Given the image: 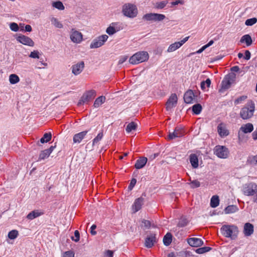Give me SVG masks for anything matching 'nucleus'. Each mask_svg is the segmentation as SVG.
<instances>
[{
  "mask_svg": "<svg viewBox=\"0 0 257 257\" xmlns=\"http://www.w3.org/2000/svg\"><path fill=\"white\" fill-rule=\"evenodd\" d=\"M221 234L225 237L235 239L238 235L239 230L235 225H224L220 228Z\"/></svg>",
  "mask_w": 257,
  "mask_h": 257,
  "instance_id": "nucleus-1",
  "label": "nucleus"
},
{
  "mask_svg": "<svg viewBox=\"0 0 257 257\" xmlns=\"http://www.w3.org/2000/svg\"><path fill=\"white\" fill-rule=\"evenodd\" d=\"M255 104L252 101L249 100L245 105L241 109L239 113L240 116L243 119H249L253 116Z\"/></svg>",
  "mask_w": 257,
  "mask_h": 257,
  "instance_id": "nucleus-2",
  "label": "nucleus"
},
{
  "mask_svg": "<svg viewBox=\"0 0 257 257\" xmlns=\"http://www.w3.org/2000/svg\"><path fill=\"white\" fill-rule=\"evenodd\" d=\"M122 13L125 17L133 19L137 16L138 10L135 4L126 3L122 6Z\"/></svg>",
  "mask_w": 257,
  "mask_h": 257,
  "instance_id": "nucleus-3",
  "label": "nucleus"
},
{
  "mask_svg": "<svg viewBox=\"0 0 257 257\" xmlns=\"http://www.w3.org/2000/svg\"><path fill=\"white\" fill-rule=\"evenodd\" d=\"M149 55L147 52H139L130 57L129 62L132 64H138L147 61Z\"/></svg>",
  "mask_w": 257,
  "mask_h": 257,
  "instance_id": "nucleus-4",
  "label": "nucleus"
},
{
  "mask_svg": "<svg viewBox=\"0 0 257 257\" xmlns=\"http://www.w3.org/2000/svg\"><path fill=\"white\" fill-rule=\"evenodd\" d=\"M236 75L234 73H231L226 75L223 78L221 83V88L219 91L223 92L224 91L228 89L231 84L234 81Z\"/></svg>",
  "mask_w": 257,
  "mask_h": 257,
  "instance_id": "nucleus-5",
  "label": "nucleus"
},
{
  "mask_svg": "<svg viewBox=\"0 0 257 257\" xmlns=\"http://www.w3.org/2000/svg\"><path fill=\"white\" fill-rule=\"evenodd\" d=\"M214 154L218 158L226 159L228 157L229 152L225 146L217 145L215 147Z\"/></svg>",
  "mask_w": 257,
  "mask_h": 257,
  "instance_id": "nucleus-6",
  "label": "nucleus"
},
{
  "mask_svg": "<svg viewBox=\"0 0 257 257\" xmlns=\"http://www.w3.org/2000/svg\"><path fill=\"white\" fill-rule=\"evenodd\" d=\"M243 193L246 196H253L257 192V184L253 182L245 184L242 188Z\"/></svg>",
  "mask_w": 257,
  "mask_h": 257,
  "instance_id": "nucleus-7",
  "label": "nucleus"
},
{
  "mask_svg": "<svg viewBox=\"0 0 257 257\" xmlns=\"http://www.w3.org/2000/svg\"><path fill=\"white\" fill-rule=\"evenodd\" d=\"M166 16L163 14L157 13H148L143 16V19L146 21L160 22L163 21Z\"/></svg>",
  "mask_w": 257,
  "mask_h": 257,
  "instance_id": "nucleus-8",
  "label": "nucleus"
},
{
  "mask_svg": "<svg viewBox=\"0 0 257 257\" xmlns=\"http://www.w3.org/2000/svg\"><path fill=\"white\" fill-rule=\"evenodd\" d=\"M96 96V91L94 90H90L86 91L81 96L78 102V105L80 106L84 103H87Z\"/></svg>",
  "mask_w": 257,
  "mask_h": 257,
  "instance_id": "nucleus-9",
  "label": "nucleus"
},
{
  "mask_svg": "<svg viewBox=\"0 0 257 257\" xmlns=\"http://www.w3.org/2000/svg\"><path fill=\"white\" fill-rule=\"evenodd\" d=\"M108 37L106 35H101L94 39L91 43L90 48H97L102 46L108 39Z\"/></svg>",
  "mask_w": 257,
  "mask_h": 257,
  "instance_id": "nucleus-10",
  "label": "nucleus"
},
{
  "mask_svg": "<svg viewBox=\"0 0 257 257\" xmlns=\"http://www.w3.org/2000/svg\"><path fill=\"white\" fill-rule=\"evenodd\" d=\"M178 97L175 93L172 94L166 103V109L167 111H171L177 103Z\"/></svg>",
  "mask_w": 257,
  "mask_h": 257,
  "instance_id": "nucleus-11",
  "label": "nucleus"
},
{
  "mask_svg": "<svg viewBox=\"0 0 257 257\" xmlns=\"http://www.w3.org/2000/svg\"><path fill=\"white\" fill-rule=\"evenodd\" d=\"M70 38L73 43L79 44L83 40V35L81 32L75 30L74 29H72Z\"/></svg>",
  "mask_w": 257,
  "mask_h": 257,
  "instance_id": "nucleus-12",
  "label": "nucleus"
},
{
  "mask_svg": "<svg viewBox=\"0 0 257 257\" xmlns=\"http://www.w3.org/2000/svg\"><path fill=\"white\" fill-rule=\"evenodd\" d=\"M184 129L181 127L177 126L174 129L173 132H170L168 136V139L169 140H173L177 138H180L184 135Z\"/></svg>",
  "mask_w": 257,
  "mask_h": 257,
  "instance_id": "nucleus-13",
  "label": "nucleus"
},
{
  "mask_svg": "<svg viewBox=\"0 0 257 257\" xmlns=\"http://www.w3.org/2000/svg\"><path fill=\"white\" fill-rule=\"evenodd\" d=\"M189 37H186L183 40H182L180 42H176L174 43L171 44L168 49V52H172L176 50L177 49L180 48L186 42H187L189 39Z\"/></svg>",
  "mask_w": 257,
  "mask_h": 257,
  "instance_id": "nucleus-14",
  "label": "nucleus"
},
{
  "mask_svg": "<svg viewBox=\"0 0 257 257\" xmlns=\"http://www.w3.org/2000/svg\"><path fill=\"white\" fill-rule=\"evenodd\" d=\"M17 40L20 43L30 47L34 46V41L29 37L20 35L17 38Z\"/></svg>",
  "mask_w": 257,
  "mask_h": 257,
  "instance_id": "nucleus-15",
  "label": "nucleus"
},
{
  "mask_svg": "<svg viewBox=\"0 0 257 257\" xmlns=\"http://www.w3.org/2000/svg\"><path fill=\"white\" fill-rule=\"evenodd\" d=\"M122 29V27L118 23H112L106 30L109 35H112Z\"/></svg>",
  "mask_w": 257,
  "mask_h": 257,
  "instance_id": "nucleus-16",
  "label": "nucleus"
},
{
  "mask_svg": "<svg viewBox=\"0 0 257 257\" xmlns=\"http://www.w3.org/2000/svg\"><path fill=\"white\" fill-rule=\"evenodd\" d=\"M217 132L219 136L221 138L225 137L229 135V132L226 128V125L224 123H220L217 126Z\"/></svg>",
  "mask_w": 257,
  "mask_h": 257,
  "instance_id": "nucleus-17",
  "label": "nucleus"
},
{
  "mask_svg": "<svg viewBox=\"0 0 257 257\" xmlns=\"http://www.w3.org/2000/svg\"><path fill=\"white\" fill-rule=\"evenodd\" d=\"M84 68V63L83 61H81L76 64L72 65V72L75 75H77L81 73Z\"/></svg>",
  "mask_w": 257,
  "mask_h": 257,
  "instance_id": "nucleus-18",
  "label": "nucleus"
},
{
  "mask_svg": "<svg viewBox=\"0 0 257 257\" xmlns=\"http://www.w3.org/2000/svg\"><path fill=\"white\" fill-rule=\"evenodd\" d=\"M254 232V226L250 223H245L243 226V233L245 236L251 235Z\"/></svg>",
  "mask_w": 257,
  "mask_h": 257,
  "instance_id": "nucleus-19",
  "label": "nucleus"
},
{
  "mask_svg": "<svg viewBox=\"0 0 257 257\" xmlns=\"http://www.w3.org/2000/svg\"><path fill=\"white\" fill-rule=\"evenodd\" d=\"M144 199L141 197L135 200L132 205V209L134 213L137 212L142 208V206L144 203Z\"/></svg>",
  "mask_w": 257,
  "mask_h": 257,
  "instance_id": "nucleus-20",
  "label": "nucleus"
},
{
  "mask_svg": "<svg viewBox=\"0 0 257 257\" xmlns=\"http://www.w3.org/2000/svg\"><path fill=\"white\" fill-rule=\"evenodd\" d=\"M157 241L156 234H151L146 237L145 241V245L148 248L152 247L155 243Z\"/></svg>",
  "mask_w": 257,
  "mask_h": 257,
  "instance_id": "nucleus-21",
  "label": "nucleus"
},
{
  "mask_svg": "<svg viewBox=\"0 0 257 257\" xmlns=\"http://www.w3.org/2000/svg\"><path fill=\"white\" fill-rule=\"evenodd\" d=\"M195 99V95L192 90H188L184 95V100L186 103H192Z\"/></svg>",
  "mask_w": 257,
  "mask_h": 257,
  "instance_id": "nucleus-22",
  "label": "nucleus"
},
{
  "mask_svg": "<svg viewBox=\"0 0 257 257\" xmlns=\"http://www.w3.org/2000/svg\"><path fill=\"white\" fill-rule=\"evenodd\" d=\"M188 244L193 247H199L203 244V241L199 238L192 237L187 240Z\"/></svg>",
  "mask_w": 257,
  "mask_h": 257,
  "instance_id": "nucleus-23",
  "label": "nucleus"
},
{
  "mask_svg": "<svg viewBox=\"0 0 257 257\" xmlns=\"http://www.w3.org/2000/svg\"><path fill=\"white\" fill-rule=\"evenodd\" d=\"M88 132V131H85L74 135L73 138V143H80L87 135Z\"/></svg>",
  "mask_w": 257,
  "mask_h": 257,
  "instance_id": "nucleus-24",
  "label": "nucleus"
},
{
  "mask_svg": "<svg viewBox=\"0 0 257 257\" xmlns=\"http://www.w3.org/2000/svg\"><path fill=\"white\" fill-rule=\"evenodd\" d=\"M253 130V124L251 123H247L242 125L239 128L238 134L241 131L244 134L249 133Z\"/></svg>",
  "mask_w": 257,
  "mask_h": 257,
  "instance_id": "nucleus-25",
  "label": "nucleus"
},
{
  "mask_svg": "<svg viewBox=\"0 0 257 257\" xmlns=\"http://www.w3.org/2000/svg\"><path fill=\"white\" fill-rule=\"evenodd\" d=\"M148 159L146 157H141L138 159L135 165V167L137 169L143 168L147 164Z\"/></svg>",
  "mask_w": 257,
  "mask_h": 257,
  "instance_id": "nucleus-26",
  "label": "nucleus"
},
{
  "mask_svg": "<svg viewBox=\"0 0 257 257\" xmlns=\"http://www.w3.org/2000/svg\"><path fill=\"white\" fill-rule=\"evenodd\" d=\"M43 212L39 210H35L30 212L27 216V218L30 220H33L34 218L39 217L43 214Z\"/></svg>",
  "mask_w": 257,
  "mask_h": 257,
  "instance_id": "nucleus-27",
  "label": "nucleus"
},
{
  "mask_svg": "<svg viewBox=\"0 0 257 257\" xmlns=\"http://www.w3.org/2000/svg\"><path fill=\"white\" fill-rule=\"evenodd\" d=\"M189 159L193 168H197L198 167V159L197 155L195 154H191Z\"/></svg>",
  "mask_w": 257,
  "mask_h": 257,
  "instance_id": "nucleus-28",
  "label": "nucleus"
},
{
  "mask_svg": "<svg viewBox=\"0 0 257 257\" xmlns=\"http://www.w3.org/2000/svg\"><path fill=\"white\" fill-rule=\"evenodd\" d=\"M106 98L104 96H101L97 98L93 103V106L95 108L99 107L105 101Z\"/></svg>",
  "mask_w": 257,
  "mask_h": 257,
  "instance_id": "nucleus-29",
  "label": "nucleus"
},
{
  "mask_svg": "<svg viewBox=\"0 0 257 257\" xmlns=\"http://www.w3.org/2000/svg\"><path fill=\"white\" fill-rule=\"evenodd\" d=\"M238 210V208L236 205H228L225 208L224 212L225 214L233 213L237 211Z\"/></svg>",
  "mask_w": 257,
  "mask_h": 257,
  "instance_id": "nucleus-30",
  "label": "nucleus"
},
{
  "mask_svg": "<svg viewBox=\"0 0 257 257\" xmlns=\"http://www.w3.org/2000/svg\"><path fill=\"white\" fill-rule=\"evenodd\" d=\"M240 42L241 43L245 42L247 46H249L251 45L252 41L250 35L246 34L243 35L240 39Z\"/></svg>",
  "mask_w": 257,
  "mask_h": 257,
  "instance_id": "nucleus-31",
  "label": "nucleus"
},
{
  "mask_svg": "<svg viewBox=\"0 0 257 257\" xmlns=\"http://www.w3.org/2000/svg\"><path fill=\"white\" fill-rule=\"evenodd\" d=\"M172 241V235L171 233L168 232L163 238V243L165 245H169Z\"/></svg>",
  "mask_w": 257,
  "mask_h": 257,
  "instance_id": "nucleus-32",
  "label": "nucleus"
},
{
  "mask_svg": "<svg viewBox=\"0 0 257 257\" xmlns=\"http://www.w3.org/2000/svg\"><path fill=\"white\" fill-rule=\"evenodd\" d=\"M169 3L168 0H164L163 1L156 2L154 4V8L156 9H163Z\"/></svg>",
  "mask_w": 257,
  "mask_h": 257,
  "instance_id": "nucleus-33",
  "label": "nucleus"
},
{
  "mask_svg": "<svg viewBox=\"0 0 257 257\" xmlns=\"http://www.w3.org/2000/svg\"><path fill=\"white\" fill-rule=\"evenodd\" d=\"M219 197L217 195L213 196L210 200V206L212 208H215L219 205Z\"/></svg>",
  "mask_w": 257,
  "mask_h": 257,
  "instance_id": "nucleus-34",
  "label": "nucleus"
},
{
  "mask_svg": "<svg viewBox=\"0 0 257 257\" xmlns=\"http://www.w3.org/2000/svg\"><path fill=\"white\" fill-rule=\"evenodd\" d=\"M192 111L195 114H200L202 110V106L199 103H197L192 106Z\"/></svg>",
  "mask_w": 257,
  "mask_h": 257,
  "instance_id": "nucleus-35",
  "label": "nucleus"
},
{
  "mask_svg": "<svg viewBox=\"0 0 257 257\" xmlns=\"http://www.w3.org/2000/svg\"><path fill=\"white\" fill-rule=\"evenodd\" d=\"M137 127V123H136L135 122H131L127 125L125 130L127 133H129L131 132L132 131L136 130Z\"/></svg>",
  "mask_w": 257,
  "mask_h": 257,
  "instance_id": "nucleus-36",
  "label": "nucleus"
},
{
  "mask_svg": "<svg viewBox=\"0 0 257 257\" xmlns=\"http://www.w3.org/2000/svg\"><path fill=\"white\" fill-rule=\"evenodd\" d=\"M9 81L11 84H14L19 82L20 78L16 74H12L9 76Z\"/></svg>",
  "mask_w": 257,
  "mask_h": 257,
  "instance_id": "nucleus-37",
  "label": "nucleus"
},
{
  "mask_svg": "<svg viewBox=\"0 0 257 257\" xmlns=\"http://www.w3.org/2000/svg\"><path fill=\"white\" fill-rule=\"evenodd\" d=\"M51 138L52 135L51 133H45L40 139V142L41 143H47L51 140Z\"/></svg>",
  "mask_w": 257,
  "mask_h": 257,
  "instance_id": "nucleus-38",
  "label": "nucleus"
},
{
  "mask_svg": "<svg viewBox=\"0 0 257 257\" xmlns=\"http://www.w3.org/2000/svg\"><path fill=\"white\" fill-rule=\"evenodd\" d=\"M20 29L21 31H24L30 32L32 30V27L29 25L25 26L24 24L20 23L19 25Z\"/></svg>",
  "mask_w": 257,
  "mask_h": 257,
  "instance_id": "nucleus-39",
  "label": "nucleus"
},
{
  "mask_svg": "<svg viewBox=\"0 0 257 257\" xmlns=\"http://www.w3.org/2000/svg\"><path fill=\"white\" fill-rule=\"evenodd\" d=\"M103 137V132L99 133L97 136L92 141V145L94 146L98 143V142L101 140Z\"/></svg>",
  "mask_w": 257,
  "mask_h": 257,
  "instance_id": "nucleus-40",
  "label": "nucleus"
},
{
  "mask_svg": "<svg viewBox=\"0 0 257 257\" xmlns=\"http://www.w3.org/2000/svg\"><path fill=\"white\" fill-rule=\"evenodd\" d=\"M211 247L209 246H205L197 248L195 252L198 254H202L210 251L211 249Z\"/></svg>",
  "mask_w": 257,
  "mask_h": 257,
  "instance_id": "nucleus-41",
  "label": "nucleus"
},
{
  "mask_svg": "<svg viewBox=\"0 0 257 257\" xmlns=\"http://www.w3.org/2000/svg\"><path fill=\"white\" fill-rule=\"evenodd\" d=\"M247 163L252 165H257V155L255 156L249 157L247 160Z\"/></svg>",
  "mask_w": 257,
  "mask_h": 257,
  "instance_id": "nucleus-42",
  "label": "nucleus"
},
{
  "mask_svg": "<svg viewBox=\"0 0 257 257\" xmlns=\"http://www.w3.org/2000/svg\"><path fill=\"white\" fill-rule=\"evenodd\" d=\"M52 6L59 10H64L65 7L61 1H57L52 3Z\"/></svg>",
  "mask_w": 257,
  "mask_h": 257,
  "instance_id": "nucleus-43",
  "label": "nucleus"
},
{
  "mask_svg": "<svg viewBox=\"0 0 257 257\" xmlns=\"http://www.w3.org/2000/svg\"><path fill=\"white\" fill-rule=\"evenodd\" d=\"M211 84V80L207 78L205 81L201 82V88L202 90H205L206 87H209Z\"/></svg>",
  "mask_w": 257,
  "mask_h": 257,
  "instance_id": "nucleus-44",
  "label": "nucleus"
},
{
  "mask_svg": "<svg viewBox=\"0 0 257 257\" xmlns=\"http://www.w3.org/2000/svg\"><path fill=\"white\" fill-rule=\"evenodd\" d=\"M19 235V232L17 230H12L8 233V237L11 239L16 238Z\"/></svg>",
  "mask_w": 257,
  "mask_h": 257,
  "instance_id": "nucleus-45",
  "label": "nucleus"
},
{
  "mask_svg": "<svg viewBox=\"0 0 257 257\" xmlns=\"http://www.w3.org/2000/svg\"><path fill=\"white\" fill-rule=\"evenodd\" d=\"M50 154L48 153V152L45 150L44 151H42L41 153L40 154L39 157V160H44L47 158H48L50 156Z\"/></svg>",
  "mask_w": 257,
  "mask_h": 257,
  "instance_id": "nucleus-46",
  "label": "nucleus"
},
{
  "mask_svg": "<svg viewBox=\"0 0 257 257\" xmlns=\"http://www.w3.org/2000/svg\"><path fill=\"white\" fill-rule=\"evenodd\" d=\"M51 22L53 25H54L56 27L58 28H62L63 27V25L62 23L59 22L57 19L53 18L51 20Z\"/></svg>",
  "mask_w": 257,
  "mask_h": 257,
  "instance_id": "nucleus-47",
  "label": "nucleus"
},
{
  "mask_svg": "<svg viewBox=\"0 0 257 257\" xmlns=\"http://www.w3.org/2000/svg\"><path fill=\"white\" fill-rule=\"evenodd\" d=\"M257 22V19L253 18L251 19H247L245 22V24L246 26H252Z\"/></svg>",
  "mask_w": 257,
  "mask_h": 257,
  "instance_id": "nucleus-48",
  "label": "nucleus"
},
{
  "mask_svg": "<svg viewBox=\"0 0 257 257\" xmlns=\"http://www.w3.org/2000/svg\"><path fill=\"white\" fill-rule=\"evenodd\" d=\"M10 29L14 32H17L20 29L19 26L16 23H12L10 24Z\"/></svg>",
  "mask_w": 257,
  "mask_h": 257,
  "instance_id": "nucleus-49",
  "label": "nucleus"
},
{
  "mask_svg": "<svg viewBox=\"0 0 257 257\" xmlns=\"http://www.w3.org/2000/svg\"><path fill=\"white\" fill-rule=\"evenodd\" d=\"M190 185L191 188H195L199 187L200 186V183L198 180H195L191 181Z\"/></svg>",
  "mask_w": 257,
  "mask_h": 257,
  "instance_id": "nucleus-50",
  "label": "nucleus"
},
{
  "mask_svg": "<svg viewBox=\"0 0 257 257\" xmlns=\"http://www.w3.org/2000/svg\"><path fill=\"white\" fill-rule=\"evenodd\" d=\"M74 235L75 238H74V237L72 236L71 237L72 240L75 242H78L80 239V234L78 230H75L74 231Z\"/></svg>",
  "mask_w": 257,
  "mask_h": 257,
  "instance_id": "nucleus-51",
  "label": "nucleus"
},
{
  "mask_svg": "<svg viewBox=\"0 0 257 257\" xmlns=\"http://www.w3.org/2000/svg\"><path fill=\"white\" fill-rule=\"evenodd\" d=\"M247 98L246 96L243 95L241 96H240L239 97L236 99L234 101L235 104H238L240 103L241 101H244Z\"/></svg>",
  "mask_w": 257,
  "mask_h": 257,
  "instance_id": "nucleus-52",
  "label": "nucleus"
},
{
  "mask_svg": "<svg viewBox=\"0 0 257 257\" xmlns=\"http://www.w3.org/2000/svg\"><path fill=\"white\" fill-rule=\"evenodd\" d=\"M74 254L73 251L69 250L64 252L63 257H74Z\"/></svg>",
  "mask_w": 257,
  "mask_h": 257,
  "instance_id": "nucleus-53",
  "label": "nucleus"
},
{
  "mask_svg": "<svg viewBox=\"0 0 257 257\" xmlns=\"http://www.w3.org/2000/svg\"><path fill=\"white\" fill-rule=\"evenodd\" d=\"M39 52L38 51H33L31 52L29 57L32 58H39Z\"/></svg>",
  "mask_w": 257,
  "mask_h": 257,
  "instance_id": "nucleus-54",
  "label": "nucleus"
},
{
  "mask_svg": "<svg viewBox=\"0 0 257 257\" xmlns=\"http://www.w3.org/2000/svg\"><path fill=\"white\" fill-rule=\"evenodd\" d=\"M142 226L146 228H149L151 226V222L149 220L144 219L142 221Z\"/></svg>",
  "mask_w": 257,
  "mask_h": 257,
  "instance_id": "nucleus-55",
  "label": "nucleus"
},
{
  "mask_svg": "<svg viewBox=\"0 0 257 257\" xmlns=\"http://www.w3.org/2000/svg\"><path fill=\"white\" fill-rule=\"evenodd\" d=\"M136 183H137V180L135 178L132 179L131 180V182L128 187V190H132L133 189V188L134 187Z\"/></svg>",
  "mask_w": 257,
  "mask_h": 257,
  "instance_id": "nucleus-56",
  "label": "nucleus"
},
{
  "mask_svg": "<svg viewBox=\"0 0 257 257\" xmlns=\"http://www.w3.org/2000/svg\"><path fill=\"white\" fill-rule=\"evenodd\" d=\"M184 4V1L183 0H175L171 3L172 6H176L179 4L183 5Z\"/></svg>",
  "mask_w": 257,
  "mask_h": 257,
  "instance_id": "nucleus-57",
  "label": "nucleus"
},
{
  "mask_svg": "<svg viewBox=\"0 0 257 257\" xmlns=\"http://www.w3.org/2000/svg\"><path fill=\"white\" fill-rule=\"evenodd\" d=\"M128 59V56H122L120 57L119 61H118V64H121L124 62L126 61V60Z\"/></svg>",
  "mask_w": 257,
  "mask_h": 257,
  "instance_id": "nucleus-58",
  "label": "nucleus"
},
{
  "mask_svg": "<svg viewBox=\"0 0 257 257\" xmlns=\"http://www.w3.org/2000/svg\"><path fill=\"white\" fill-rule=\"evenodd\" d=\"M105 257H113V252L110 250H107L104 254Z\"/></svg>",
  "mask_w": 257,
  "mask_h": 257,
  "instance_id": "nucleus-59",
  "label": "nucleus"
},
{
  "mask_svg": "<svg viewBox=\"0 0 257 257\" xmlns=\"http://www.w3.org/2000/svg\"><path fill=\"white\" fill-rule=\"evenodd\" d=\"M96 228V225L95 224H93L90 227V233L92 235H95L96 234V231H95Z\"/></svg>",
  "mask_w": 257,
  "mask_h": 257,
  "instance_id": "nucleus-60",
  "label": "nucleus"
},
{
  "mask_svg": "<svg viewBox=\"0 0 257 257\" xmlns=\"http://www.w3.org/2000/svg\"><path fill=\"white\" fill-rule=\"evenodd\" d=\"M244 58L246 60H248L250 58V53L248 50H245Z\"/></svg>",
  "mask_w": 257,
  "mask_h": 257,
  "instance_id": "nucleus-61",
  "label": "nucleus"
},
{
  "mask_svg": "<svg viewBox=\"0 0 257 257\" xmlns=\"http://www.w3.org/2000/svg\"><path fill=\"white\" fill-rule=\"evenodd\" d=\"M187 224V222L186 221V220H182L179 221V222L178 223V226L179 227H184L185 225H186Z\"/></svg>",
  "mask_w": 257,
  "mask_h": 257,
  "instance_id": "nucleus-62",
  "label": "nucleus"
},
{
  "mask_svg": "<svg viewBox=\"0 0 257 257\" xmlns=\"http://www.w3.org/2000/svg\"><path fill=\"white\" fill-rule=\"evenodd\" d=\"M231 71L232 72H238L239 70V68L238 66H234L231 68Z\"/></svg>",
  "mask_w": 257,
  "mask_h": 257,
  "instance_id": "nucleus-63",
  "label": "nucleus"
},
{
  "mask_svg": "<svg viewBox=\"0 0 257 257\" xmlns=\"http://www.w3.org/2000/svg\"><path fill=\"white\" fill-rule=\"evenodd\" d=\"M56 145L54 146H51L49 149H46V150L48 152V153L50 154L54 150V148H55Z\"/></svg>",
  "mask_w": 257,
  "mask_h": 257,
  "instance_id": "nucleus-64",
  "label": "nucleus"
}]
</instances>
